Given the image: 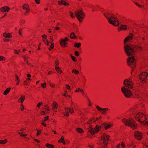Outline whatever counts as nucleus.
I'll use <instances>...</instances> for the list:
<instances>
[{
	"label": "nucleus",
	"instance_id": "nucleus-1",
	"mask_svg": "<svg viewBox=\"0 0 148 148\" xmlns=\"http://www.w3.org/2000/svg\"><path fill=\"white\" fill-rule=\"evenodd\" d=\"M124 49L126 54L127 56H133L136 52L135 50L137 49L138 51H141L142 48L139 46H130L127 45H125Z\"/></svg>",
	"mask_w": 148,
	"mask_h": 148
},
{
	"label": "nucleus",
	"instance_id": "nucleus-2",
	"mask_svg": "<svg viewBox=\"0 0 148 148\" xmlns=\"http://www.w3.org/2000/svg\"><path fill=\"white\" fill-rule=\"evenodd\" d=\"M107 18L109 23L116 26H118L119 23L115 18L112 16V15L109 12H106L103 14Z\"/></svg>",
	"mask_w": 148,
	"mask_h": 148
},
{
	"label": "nucleus",
	"instance_id": "nucleus-3",
	"mask_svg": "<svg viewBox=\"0 0 148 148\" xmlns=\"http://www.w3.org/2000/svg\"><path fill=\"white\" fill-rule=\"evenodd\" d=\"M145 117V115L140 112H138L135 116L136 120L141 123H143L144 125L146 124L145 123L146 122H145V120L147 119Z\"/></svg>",
	"mask_w": 148,
	"mask_h": 148
},
{
	"label": "nucleus",
	"instance_id": "nucleus-4",
	"mask_svg": "<svg viewBox=\"0 0 148 148\" xmlns=\"http://www.w3.org/2000/svg\"><path fill=\"white\" fill-rule=\"evenodd\" d=\"M122 121L125 125L131 127L133 129H135L136 128V124L134 120L130 119H124L122 120Z\"/></svg>",
	"mask_w": 148,
	"mask_h": 148
},
{
	"label": "nucleus",
	"instance_id": "nucleus-5",
	"mask_svg": "<svg viewBox=\"0 0 148 148\" xmlns=\"http://www.w3.org/2000/svg\"><path fill=\"white\" fill-rule=\"evenodd\" d=\"M75 14L79 21H81L83 19L85 14L82 10H78L75 12Z\"/></svg>",
	"mask_w": 148,
	"mask_h": 148
},
{
	"label": "nucleus",
	"instance_id": "nucleus-6",
	"mask_svg": "<svg viewBox=\"0 0 148 148\" xmlns=\"http://www.w3.org/2000/svg\"><path fill=\"white\" fill-rule=\"evenodd\" d=\"M121 90L122 93L127 98H129L132 95L131 92L128 88H125L123 86L121 87Z\"/></svg>",
	"mask_w": 148,
	"mask_h": 148
},
{
	"label": "nucleus",
	"instance_id": "nucleus-7",
	"mask_svg": "<svg viewBox=\"0 0 148 148\" xmlns=\"http://www.w3.org/2000/svg\"><path fill=\"white\" fill-rule=\"evenodd\" d=\"M127 64L133 69L136 66V60L133 56L129 57L127 59Z\"/></svg>",
	"mask_w": 148,
	"mask_h": 148
},
{
	"label": "nucleus",
	"instance_id": "nucleus-8",
	"mask_svg": "<svg viewBox=\"0 0 148 148\" xmlns=\"http://www.w3.org/2000/svg\"><path fill=\"white\" fill-rule=\"evenodd\" d=\"M109 136L108 135H106L105 134H104L101 137V140L103 141V143L104 145V146L102 147H105L108 145V142L109 140Z\"/></svg>",
	"mask_w": 148,
	"mask_h": 148
},
{
	"label": "nucleus",
	"instance_id": "nucleus-9",
	"mask_svg": "<svg viewBox=\"0 0 148 148\" xmlns=\"http://www.w3.org/2000/svg\"><path fill=\"white\" fill-rule=\"evenodd\" d=\"M124 85L126 87L132 88L133 87V83L131 81L128 79H125L123 82Z\"/></svg>",
	"mask_w": 148,
	"mask_h": 148
},
{
	"label": "nucleus",
	"instance_id": "nucleus-10",
	"mask_svg": "<svg viewBox=\"0 0 148 148\" xmlns=\"http://www.w3.org/2000/svg\"><path fill=\"white\" fill-rule=\"evenodd\" d=\"M100 128V127L97 126L95 128L93 129L92 127H90L89 130V131L90 132L92 135L94 134L95 132H98Z\"/></svg>",
	"mask_w": 148,
	"mask_h": 148
},
{
	"label": "nucleus",
	"instance_id": "nucleus-11",
	"mask_svg": "<svg viewBox=\"0 0 148 148\" xmlns=\"http://www.w3.org/2000/svg\"><path fill=\"white\" fill-rule=\"evenodd\" d=\"M147 74L146 72H143L140 73L139 75V77L140 79L142 81H143L147 79Z\"/></svg>",
	"mask_w": 148,
	"mask_h": 148
},
{
	"label": "nucleus",
	"instance_id": "nucleus-12",
	"mask_svg": "<svg viewBox=\"0 0 148 148\" xmlns=\"http://www.w3.org/2000/svg\"><path fill=\"white\" fill-rule=\"evenodd\" d=\"M142 134L138 131H135L134 132V136L138 140L141 139L142 137Z\"/></svg>",
	"mask_w": 148,
	"mask_h": 148
},
{
	"label": "nucleus",
	"instance_id": "nucleus-13",
	"mask_svg": "<svg viewBox=\"0 0 148 148\" xmlns=\"http://www.w3.org/2000/svg\"><path fill=\"white\" fill-rule=\"evenodd\" d=\"M65 110L66 113H64V115L66 116H69V112L70 113L72 114L73 112V110L72 108H65Z\"/></svg>",
	"mask_w": 148,
	"mask_h": 148
},
{
	"label": "nucleus",
	"instance_id": "nucleus-14",
	"mask_svg": "<svg viewBox=\"0 0 148 148\" xmlns=\"http://www.w3.org/2000/svg\"><path fill=\"white\" fill-rule=\"evenodd\" d=\"M97 110L100 112H101V113L103 114H106L107 110H108V108H102L100 107L99 106H97L96 107Z\"/></svg>",
	"mask_w": 148,
	"mask_h": 148
},
{
	"label": "nucleus",
	"instance_id": "nucleus-15",
	"mask_svg": "<svg viewBox=\"0 0 148 148\" xmlns=\"http://www.w3.org/2000/svg\"><path fill=\"white\" fill-rule=\"evenodd\" d=\"M69 41V39L67 38H65V39H62L60 42L61 45L63 47H66V42Z\"/></svg>",
	"mask_w": 148,
	"mask_h": 148
},
{
	"label": "nucleus",
	"instance_id": "nucleus-16",
	"mask_svg": "<svg viewBox=\"0 0 148 148\" xmlns=\"http://www.w3.org/2000/svg\"><path fill=\"white\" fill-rule=\"evenodd\" d=\"M10 10V8L8 6H4L0 8L1 11L3 12H8Z\"/></svg>",
	"mask_w": 148,
	"mask_h": 148
},
{
	"label": "nucleus",
	"instance_id": "nucleus-17",
	"mask_svg": "<svg viewBox=\"0 0 148 148\" xmlns=\"http://www.w3.org/2000/svg\"><path fill=\"white\" fill-rule=\"evenodd\" d=\"M133 34L132 33H130L129 34V36L126 37L124 40V41L125 43L127 41L129 40H132V38Z\"/></svg>",
	"mask_w": 148,
	"mask_h": 148
},
{
	"label": "nucleus",
	"instance_id": "nucleus-18",
	"mask_svg": "<svg viewBox=\"0 0 148 148\" xmlns=\"http://www.w3.org/2000/svg\"><path fill=\"white\" fill-rule=\"evenodd\" d=\"M58 63L57 62V60H56V72H57L59 74H61L62 71L60 68L58 66Z\"/></svg>",
	"mask_w": 148,
	"mask_h": 148
},
{
	"label": "nucleus",
	"instance_id": "nucleus-19",
	"mask_svg": "<svg viewBox=\"0 0 148 148\" xmlns=\"http://www.w3.org/2000/svg\"><path fill=\"white\" fill-rule=\"evenodd\" d=\"M58 4L60 5L63 4L64 5H69V4L66 2L64 0H62L61 1L58 2Z\"/></svg>",
	"mask_w": 148,
	"mask_h": 148
},
{
	"label": "nucleus",
	"instance_id": "nucleus-20",
	"mask_svg": "<svg viewBox=\"0 0 148 148\" xmlns=\"http://www.w3.org/2000/svg\"><path fill=\"white\" fill-rule=\"evenodd\" d=\"M25 96L24 95H22L21 97L18 100V102L19 103H23L25 99Z\"/></svg>",
	"mask_w": 148,
	"mask_h": 148
},
{
	"label": "nucleus",
	"instance_id": "nucleus-21",
	"mask_svg": "<svg viewBox=\"0 0 148 148\" xmlns=\"http://www.w3.org/2000/svg\"><path fill=\"white\" fill-rule=\"evenodd\" d=\"M110 125L108 124V123H103L102 125V126L103 127H104L106 129H108L110 127Z\"/></svg>",
	"mask_w": 148,
	"mask_h": 148
},
{
	"label": "nucleus",
	"instance_id": "nucleus-22",
	"mask_svg": "<svg viewBox=\"0 0 148 148\" xmlns=\"http://www.w3.org/2000/svg\"><path fill=\"white\" fill-rule=\"evenodd\" d=\"M3 36L5 38H10L11 36L10 34L9 33H8L7 34H6V33H4L3 34Z\"/></svg>",
	"mask_w": 148,
	"mask_h": 148
},
{
	"label": "nucleus",
	"instance_id": "nucleus-23",
	"mask_svg": "<svg viewBox=\"0 0 148 148\" xmlns=\"http://www.w3.org/2000/svg\"><path fill=\"white\" fill-rule=\"evenodd\" d=\"M10 90V89L9 88H7L4 92V95H7V94L9 92Z\"/></svg>",
	"mask_w": 148,
	"mask_h": 148
},
{
	"label": "nucleus",
	"instance_id": "nucleus-24",
	"mask_svg": "<svg viewBox=\"0 0 148 148\" xmlns=\"http://www.w3.org/2000/svg\"><path fill=\"white\" fill-rule=\"evenodd\" d=\"M23 8L24 10H26L29 9V7L27 4H24L23 6Z\"/></svg>",
	"mask_w": 148,
	"mask_h": 148
},
{
	"label": "nucleus",
	"instance_id": "nucleus-25",
	"mask_svg": "<svg viewBox=\"0 0 148 148\" xmlns=\"http://www.w3.org/2000/svg\"><path fill=\"white\" fill-rule=\"evenodd\" d=\"M46 146L49 148H53L54 146L52 145L49 144V143H47L46 145Z\"/></svg>",
	"mask_w": 148,
	"mask_h": 148
},
{
	"label": "nucleus",
	"instance_id": "nucleus-26",
	"mask_svg": "<svg viewBox=\"0 0 148 148\" xmlns=\"http://www.w3.org/2000/svg\"><path fill=\"white\" fill-rule=\"evenodd\" d=\"M119 28L121 29L125 30L127 29V27L126 25H122L121 27H120Z\"/></svg>",
	"mask_w": 148,
	"mask_h": 148
},
{
	"label": "nucleus",
	"instance_id": "nucleus-27",
	"mask_svg": "<svg viewBox=\"0 0 148 148\" xmlns=\"http://www.w3.org/2000/svg\"><path fill=\"white\" fill-rule=\"evenodd\" d=\"M70 38H76V37L74 33H72L70 36Z\"/></svg>",
	"mask_w": 148,
	"mask_h": 148
},
{
	"label": "nucleus",
	"instance_id": "nucleus-28",
	"mask_svg": "<svg viewBox=\"0 0 148 148\" xmlns=\"http://www.w3.org/2000/svg\"><path fill=\"white\" fill-rule=\"evenodd\" d=\"M81 45V43H75L74 44V47L77 48L79 47Z\"/></svg>",
	"mask_w": 148,
	"mask_h": 148
},
{
	"label": "nucleus",
	"instance_id": "nucleus-29",
	"mask_svg": "<svg viewBox=\"0 0 148 148\" xmlns=\"http://www.w3.org/2000/svg\"><path fill=\"white\" fill-rule=\"evenodd\" d=\"M72 72L75 74H77L79 73V71L76 69H73L72 70Z\"/></svg>",
	"mask_w": 148,
	"mask_h": 148
},
{
	"label": "nucleus",
	"instance_id": "nucleus-30",
	"mask_svg": "<svg viewBox=\"0 0 148 148\" xmlns=\"http://www.w3.org/2000/svg\"><path fill=\"white\" fill-rule=\"evenodd\" d=\"M76 130L77 132L80 133L83 132L82 129L81 128H77L76 129Z\"/></svg>",
	"mask_w": 148,
	"mask_h": 148
},
{
	"label": "nucleus",
	"instance_id": "nucleus-31",
	"mask_svg": "<svg viewBox=\"0 0 148 148\" xmlns=\"http://www.w3.org/2000/svg\"><path fill=\"white\" fill-rule=\"evenodd\" d=\"M54 44L53 43H51V45L50 46V47L49 48V50H51L54 47Z\"/></svg>",
	"mask_w": 148,
	"mask_h": 148
},
{
	"label": "nucleus",
	"instance_id": "nucleus-32",
	"mask_svg": "<svg viewBox=\"0 0 148 148\" xmlns=\"http://www.w3.org/2000/svg\"><path fill=\"white\" fill-rule=\"evenodd\" d=\"M64 141V138L63 136H62L61 137V139H60L59 140H58V142L59 143H61L63 141Z\"/></svg>",
	"mask_w": 148,
	"mask_h": 148
},
{
	"label": "nucleus",
	"instance_id": "nucleus-33",
	"mask_svg": "<svg viewBox=\"0 0 148 148\" xmlns=\"http://www.w3.org/2000/svg\"><path fill=\"white\" fill-rule=\"evenodd\" d=\"M19 134L20 135V136L22 137H25V136H27V134H23L21 132H18Z\"/></svg>",
	"mask_w": 148,
	"mask_h": 148
},
{
	"label": "nucleus",
	"instance_id": "nucleus-34",
	"mask_svg": "<svg viewBox=\"0 0 148 148\" xmlns=\"http://www.w3.org/2000/svg\"><path fill=\"white\" fill-rule=\"evenodd\" d=\"M56 35L57 34H58V33H59V32H60V31H58V30H60V27H57L56 26Z\"/></svg>",
	"mask_w": 148,
	"mask_h": 148
},
{
	"label": "nucleus",
	"instance_id": "nucleus-35",
	"mask_svg": "<svg viewBox=\"0 0 148 148\" xmlns=\"http://www.w3.org/2000/svg\"><path fill=\"white\" fill-rule=\"evenodd\" d=\"M44 109L47 112L49 111V109L48 107L46 105L45 106Z\"/></svg>",
	"mask_w": 148,
	"mask_h": 148
},
{
	"label": "nucleus",
	"instance_id": "nucleus-36",
	"mask_svg": "<svg viewBox=\"0 0 148 148\" xmlns=\"http://www.w3.org/2000/svg\"><path fill=\"white\" fill-rule=\"evenodd\" d=\"M42 40L45 42V43L46 45H49V42L48 40H45L43 39Z\"/></svg>",
	"mask_w": 148,
	"mask_h": 148
},
{
	"label": "nucleus",
	"instance_id": "nucleus-37",
	"mask_svg": "<svg viewBox=\"0 0 148 148\" xmlns=\"http://www.w3.org/2000/svg\"><path fill=\"white\" fill-rule=\"evenodd\" d=\"M42 104V102H39L37 104V107H38V108H39L40 106Z\"/></svg>",
	"mask_w": 148,
	"mask_h": 148
},
{
	"label": "nucleus",
	"instance_id": "nucleus-38",
	"mask_svg": "<svg viewBox=\"0 0 148 148\" xmlns=\"http://www.w3.org/2000/svg\"><path fill=\"white\" fill-rule=\"evenodd\" d=\"M5 60V58L3 56H0V61H4Z\"/></svg>",
	"mask_w": 148,
	"mask_h": 148
},
{
	"label": "nucleus",
	"instance_id": "nucleus-39",
	"mask_svg": "<svg viewBox=\"0 0 148 148\" xmlns=\"http://www.w3.org/2000/svg\"><path fill=\"white\" fill-rule=\"evenodd\" d=\"M46 84H47L46 83H44L43 84H41V86L43 88H45L46 87Z\"/></svg>",
	"mask_w": 148,
	"mask_h": 148
},
{
	"label": "nucleus",
	"instance_id": "nucleus-40",
	"mask_svg": "<svg viewBox=\"0 0 148 148\" xmlns=\"http://www.w3.org/2000/svg\"><path fill=\"white\" fill-rule=\"evenodd\" d=\"M134 2V3L137 5V6L138 7H143V6L142 5H140V4H138V3H135Z\"/></svg>",
	"mask_w": 148,
	"mask_h": 148
},
{
	"label": "nucleus",
	"instance_id": "nucleus-41",
	"mask_svg": "<svg viewBox=\"0 0 148 148\" xmlns=\"http://www.w3.org/2000/svg\"><path fill=\"white\" fill-rule=\"evenodd\" d=\"M20 106L21 110L22 111H23L24 109L23 104L21 103L20 105Z\"/></svg>",
	"mask_w": 148,
	"mask_h": 148
},
{
	"label": "nucleus",
	"instance_id": "nucleus-42",
	"mask_svg": "<svg viewBox=\"0 0 148 148\" xmlns=\"http://www.w3.org/2000/svg\"><path fill=\"white\" fill-rule=\"evenodd\" d=\"M70 56H71V58H72V59L74 61H76V60L75 59V58L73 56L71 55Z\"/></svg>",
	"mask_w": 148,
	"mask_h": 148
},
{
	"label": "nucleus",
	"instance_id": "nucleus-43",
	"mask_svg": "<svg viewBox=\"0 0 148 148\" xmlns=\"http://www.w3.org/2000/svg\"><path fill=\"white\" fill-rule=\"evenodd\" d=\"M75 54L76 56H79V52L77 51H75Z\"/></svg>",
	"mask_w": 148,
	"mask_h": 148
},
{
	"label": "nucleus",
	"instance_id": "nucleus-44",
	"mask_svg": "<svg viewBox=\"0 0 148 148\" xmlns=\"http://www.w3.org/2000/svg\"><path fill=\"white\" fill-rule=\"evenodd\" d=\"M29 11H30V10L29 9H28L25 10V12L24 14L25 15H26V14L28 13H29Z\"/></svg>",
	"mask_w": 148,
	"mask_h": 148
},
{
	"label": "nucleus",
	"instance_id": "nucleus-45",
	"mask_svg": "<svg viewBox=\"0 0 148 148\" xmlns=\"http://www.w3.org/2000/svg\"><path fill=\"white\" fill-rule=\"evenodd\" d=\"M77 89L80 90L79 92H81L82 93H84V90L83 89L79 88H77Z\"/></svg>",
	"mask_w": 148,
	"mask_h": 148
},
{
	"label": "nucleus",
	"instance_id": "nucleus-46",
	"mask_svg": "<svg viewBox=\"0 0 148 148\" xmlns=\"http://www.w3.org/2000/svg\"><path fill=\"white\" fill-rule=\"evenodd\" d=\"M48 117H49V116H46V117H45L44 119V121H47V120L48 119Z\"/></svg>",
	"mask_w": 148,
	"mask_h": 148
},
{
	"label": "nucleus",
	"instance_id": "nucleus-47",
	"mask_svg": "<svg viewBox=\"0 0 148 148\" xmlns=\"http://www.w3.org/2000/svg\"><path fill=\"white\" fill-rule=\"evenodd\" d=\"M53 41V37L52 36H50V43H51Z\"/></svg>",
	"mask_w": 148,
	"mask_h": 148
},
{
	"label": "nucleus",
	"instance_id": "nucleus-48",
	"mask_svg": "<svg viewBox=\"0 0 148 148\" xmlns=\"http://www.w3.org/2000/svg\"><path fill=\"white\" fill-rule=\"evenodd\" d=\"M45 112L44 111H42L40 112V114L42 115H45Z\"/></svg>",
	"mask_w": 148,
	"mask_h": 148
},
{
	"label": "nucleus",
	"instance_id": "nucleus-49",
	"mask_svg": "<svg viewBox=\"0 0 148 148\" xmlns=\"http://www.w3.org/2000/svg\"><path fill=\"white\" fill-rule=\"evenodd\" d=\"M66 88L70 90V86L68 85H66Z\"/></svg>",
	"mask_w": 148,
	"mask_h": 148
},
{
	"label": "nucleus",
	"instance_id": "nucleus-50",
	"mask_svg": "<svg viewBox=\"0 0 148 148\" xmlns=\"http://www.w3.org/2000/svg\"><path fill=\"white\" fill-rule=\"evenodd\" d=\"M22 57L24 59V60L26 62L27 61V58L25 56H23Z\"/></svg>",
	"mask_w": 148,
	"mask_h": 148
},
{
	"label": "nucleus",
	"instance_id": "nucleus-51",
	"mask_svg": "<svg viewBox=\"0 0 148 148\" xmlns=\"http://www.w3.org/2000/svg\"><path fill=\"white\" fill-rule=\"evenodd\" d=\"M70 16L71 17L73 18L74 17V15L73 13H72L70 11Z\"/></svg>",
	"mask_w": 148,
	"mask_h": 148
},
{
	"label": "nucleus",
	"instance_id": "nucleus-52",
	"mask_svg": "<svg viewBox=\"0 0 148 148\" xmlns=\"http://www.w3.org/2000/svg\"><path fill=\"white\" fill-rule=\"evenodd\" d=\"M7 142V140L6 139H5L3 140V144H4L6 143Z\"/></svg>",
	"mask_w": 148,
	"mask_h": 148
},
{
	"label": "nucleus",
	"instance_id": "nucleus-53",
	"mask_svg": "<svg viewBox=\"0 0 148 148\" xmlns=\"http://www.w3.org/2000/svg\"><path fill=\"white\" fill-rule=\"evenodd\" d=\"M55 106H56V103H55V102H53V105H52L53 108L54 109Z\"/></svg>",
	"mask_w": 148,
	"mask_h": 148
},
{
	"label": "nucleus",
	"instance_id": "nucleus-54",
	"mask_svg": "<svg viewBox=\"0 0 148 148\" xmlns=\"http://www.w3.org/2000/svg\"><path fill=\"white\" fill-rule=\"evenodd\" d=\"M15 77L16 78V80H19V78L18 77V76L17 75H15Z\"/></svg>",
	"mask_w": 148,
	"mask_h": 148
},
{
	"label": "nucleus",
	"instance_id": "nucleus-55",
	"mask_svg": "<svg viewBox=\"0 0 148 148\" xmlns=\"http://www.w3.org/2000/svg\"><path fill=\"white\" fill-rule=\"evenodd\" d=\"M42 37L44 38H47V36H46V35H42Z\"/></svg>",
	"mask_w": 148,
	"mask_h": 148
},
{
	"label": "nucleus",
	"instance_id": "nucleus-56",
	"mask_svg": "<svg viewBox=\"0 0 148 148\" xmlns=\"http://www.w3.org/2000/svg\"><path fill=\"white\" fill-rule=\"evenodd\" d=\"M50 86L52 87H54L55 86L54 84L52 83H50Z\"/></svg>",
	"mask_w": 148,
	"mask_h": 148
},
{
	"label": "nucleus",
	"instance_id": "nucleus-57",
	"mask_svg": "<svg viewBox=\"0 0 148 148\" xmlns=\"http://www.w3.org/2000/svg\"><path fill=\"white\" fill-rule=\"evenodd\" d=\"M37 136H38L40 134V132H39V130H37Z\"/></svg>",
	"mask_w": 148,
	"mask_h": 148
},
{
	"label": "nucleus",
	"instance_id": "nucleus-58",
	"mask_svg": "<svg viewBox=\"0 0 148 148\" xmlns=\"http://www.w3.org/2000/svg\"><path fill=\"white\" fill-rule=\"evenodd\" d=\"M22 30V29H19V34L20 35H21L22 34V33L21 32V31Z\"/></svg>",
	"mask_w": 148,
	"mask_h": 148
},
{
	"label": "nucleus",
	"instance_id": "nucleus-59",
	"mask_svg": "<svg viewBox=\"0 0 148 148\" xmlns=\"http://www.w3.org/2000/svg\"><path fill=\"white\" fill-rule=\"evenodd\" d=\"M36 3L37 4H39L40 3V0H35Z\"/></svg>",
	"mask_w": 148,
	"mask_h": 148
},
{
	"label": "nucleus",
	"instance_id": "nucleus-60",
	"mask_svg": "<svg viewBox=\"0 0 148 148\" xmlns=\"http://www.w3.org/2000/svg\"><path fill=\"white\" fill-rule=\"evenodd\" d=\"M26 63L29 65L30 66H32V65L30 63H29V62L27 61H26Z\"/></svg>",
	"mask_w": 148,
	"mask_h": 148
},
{
	"label": "nucleus",
	"instance_id": "nucleus-61",
	"mask_svg": "<svg viewBox=\"0 0 148 148\" xmlns=\"http://www.w3.org/2000/svg\"><path fill=\"white\" fill-rule=\"evenodd\" d=\"M121 145L123 147H124L125 146L124 143L123 142L121 143Z\"/></svg>",
	"mask_w": 148,
	"mask_h": 148
},
{
	"label": "nucleus",
	"instance_id": "nucleus-62",
	"mask_svg": "<svg viewBox=\"0 0 148 148\" xmlns=\"http://www.w3.org/2000/svg\"><path fill=\"white\" fill-rule=\"evenodd\" d=\"M79 90H80L77 88V89L75 90V92H79Z\"/></svg>",
	"mask_w": 148,
	"mask_h": 148
},
{
	"label": "nucleus",
	"instance_id": "nucleus-63",
	"mask_svg": "<svg viewBox=\"0 0 148 148\" xmlns=\"http://www.w3.org/2000/svg\"><path fill=\"white\" fill-rule=\"evenodd\" d=\"M41 124L42 125H43L44 126L46 127V124H45L42 121V123H41Z\"/></svg>",
	"mask_w": 148,
	"mask_h": 148
},
{
	"label": "nucleus",
	"instance_id": "nucleus-64",
	"mask_svg": "<svg viewBox=\"0 0 148 148\" xmlns=\"http://www.w3.org/2000/svg\"><path fill=\"white\" fill-rule=\"evenodd\" d=\"M14 52L15 53H17V54H18V52H17V51L16 50H15L14 51Z\"/></svg>",
	"mask_w": 148,
	"mask_h": 148
}]
</instances>
